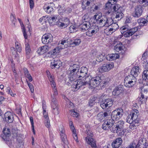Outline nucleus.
<instances>
[{
    "mask_svg": "<svg viewBox=\"0 0 148 148\" xmlns=\"http://www.w3.org/2000/svg\"><path fill=\"white\" fill-rule=\"evenodd\" d=\"M136 79L132 75H128L124 79V85L126 87L131 88L135 84Z\"/></svg>",
    "mask_w": 148,
    "mask_h": 148,
    "instance_id": "7",
    "label": "nucleus"
},
{
    "mask_svg": "<svg viewBox=\"0 0 148 148\" xmlns=\"http://www.w3.org/2000/svg\"><path fill=\"white\" fill-rule=\"evenodd\" d=\"M49 49V47L47 45H44L39 47L37 50V52L39 54L41 55L46 53Z\"/></svg>",
    "mask_w": 148,
    "mask_h": 148,
    "instance_id": "27",
    "label": "nucleus"
},
{
    "mask_svg": "<svg viewBox=\"0 0 148 148\" xmlns=\"http://www.w3.org/2000/svg\"><path fill=\"white\" fill-rule=\"evenodd\" d=\"M3 119L6 122L10 123L13 120L12 114L10 112H7L4 114Z\"/></svg>",
    "mask_w": 148,
    "mask_h": 148,
    "instance_id": "16",
    "label": "nucleus"
},
{
    "mask_svg": "<svg viewBox=\"0 0 148 148\" xmlns=\"http://www.w3.org/2000/svg\"><path fill=\"white\" fill-rule=\"evenodd\" d=\"M104 122L105 123H106V125H107V124L110 128L113 126L114 123V120L111 118L105 121Z\"/></svg>",
    "mask_w": 148,
    "mask_h": 148,
    "instance_id": "38",
    "label": "nucleus"
},
{
    "mask_svg": "<svg viewBox=\"0 0 148 148\" xmlns=\"http://www.w3.org/2000/svg\"><path fill=\"white\" fill-rule=\"evenodd\" d=\"M106 124L104 122L102 124V127L103 129L105 130H108L111 128L107 124L106 125Z\"/></svg>",
    "mask_w": 148,
    "mask_h": 148,
    "instance_id": "61",
    "label": "nucleus"
},
{
    "mask_svg": "<svg viewBox=\"0 0 148 148\" xmlns=\"http://www.w3.org/2000/svg\"><path fill=\"white\" fill-rule=\"evenodd\" d=\"M60 18V17L58 15H55L53 16L52 17H50L49 18V19L50 20V21H51V20H52L51 22L52 21L54 22L55 21L56 19H59Z\"/></svg>",
    "mask_w": 148,
    "mask_h": 148,
    "instance_id": "53",
    "label": "nucleus"
},
{
    "mask_svg": "<svg viewBox=\"0 0 148 148\" xmlns=\"http://www.w3.org/2000/svg\"><path fill=\"white\" fill-rule=\"evenodd\" d=\"M87 69L84 67H82L81 68L80 71H78L77 78H81L78 79L77 82H75V83L72 85V88L74 89V91H77L82 86L79 85V83L80 81L83 82V80H84L86 77L88 76L89 75H87Z\"/></svg>",
    "mask_w": 148,
    "mask_h": 148,
    "instance_id": "2",
    "label": "nucleus"
},
{
    "mask_svg": "<svg viewBox=\"0 0 148 148\" xmlns=\"http://www.w3.org/2000/svg\"><path fill=\"white\" fill-rule=\"evenodd\" d=\"M70 127L72 133V135L74 139L76 142H78L77 135L76 133V131L75 129L74 125H73L71 126Z\"/></svg>",
    "mask_w": 148,
    "mask_h": 148,
    "instance_id": "33",
    "label": "nucleus"
},
{
    "mask_svg": "<svg viewBox=\"0 0 148 148\" xmlns=\"http://www.w3.org/2000/svg\"><path fill=\"white\" fill-rule=\"evenodd\" d=\"M99 97H93L91 99L89 102V104L91 106H92L95 103H99V102H98V99Z\"/></svg>",
    "mask_w": 148,
    "mask_h": 148,
    "instance_id": "40",
    "label": "nucleus"
},
{
    "mask_svg": "<svg viewBox=\"0 0 148 148\" xmlns=\"http://www.w3.org/2000/svg\"><path fill=\"white\" fill-rule=\"evenodd\" d=\"M124 47L121 42L117 44L114 47L115 51L119 53H123L124 52Z\"/></svg>",
    "mask_w": 148,
    "mask_h": 148,
    "instance_id": "24",
    "label": "nucleus"
},
{
    "mask_svg": "<svg viewBox=\"0 0 148 148\" xmlns=\"http://www.w3.org/2000/svg\"><path fill=\"white\" fill-rule=\"evenodd\" d=\"M7 92H8V94H10L12 96L14 97L16 95V94H13L12 91L11 90L10 88L8 87L7 88Z\"/></svg>",
    "mask_w": 148,
    "mask_h": 148,
    "instance_id": "58",
    "label": "nucleus"
},
{
    "mask_svg": "<svg viewBox=\"0 0 148 148\" xmlns=\"http://www.w3.org/2000/svg\"><path fill=\"white\" fill-rule=\"evenodd\" d=\"M123 86L122 85H119L115 88L112 92V94L115 96H118L122 93L123 91Z\"/></svg>",
    "mask_w": 148,
    "mask_h": 148,
    "instance_id": "23",
    "label": "nucleus"
},
{
    "mask_svg": "<svg viewBox=\"0 0 148 148\" xmlns=\"http://www.w3.org/2000/svg\"><path fill=\"white\" fill-rule=\"evenodd\" d=\"M108 116V113L106 112L103 113V112H101L99 113L97 116V119L99 121H101L104 120L105 118Z\"/></svg>",
    "mask_w": 148,
    "mask_h": 148,
    "instance_id": "28",
    "label": "nucleus"
},
{
    "mask_svg": "<svg viewBox=\"0 0 148 148\" xmlns=\"http://www.w3.org/2000/svg\"><path fill=\"white\" fill-rule=\"evenodd\" d=\"M62 65V62L59 60H53L51 61V67L53 69L55 68L58 69Z\"/></svg>",
    "mask_w": 148,
    "mask_h": 148,
    "instance_id": "17",
    "label": "nucleus"
},
{
    "mask_svg": "<svg viewBox=\"0 0 148 148\" xmlns=\"http://www.w3.org/2000/svg\"><path fill=\"white\" fill-rule=\"evenodd\" d=\"M69 111L70 112L71 116L73 117H77L78 116V113L75 112L73 109L71 110L69 109Z\"/></svg>",
    "mask_w": 148,
    "mask_h": 148,
    "instance_id": "51",
    "label": "nucleus"
},
{
    "mask_svg": "<svg viewBox=\"0 0 148 148\" xmlns=\"http://www.w3.org/2000/svg\"><path fill=\"white\" fill-rule=\"evenodd\" d=\"M73 41L70 39L67 40H63L61 41H60L58 44V45L61 46V48H66L68 47L72 44Z\"/></svg>",
    "mask_w": 148,
    "mask_h": 148,
    "instance_id": "13",
    "label": "nucleus"
},
{
    "mask_svg": "<svg viewBox=\"0 0 148 148\" xmlns=\"http://www.w3.org/2000/svg\"><path fill=\"white\" fill-rule=\"evenodd\" d=\"M141 3L142 6L146 7L148 6V0H142Z\"/></svg>",
    "mask_w": 148,
    "mask_h": 148,
    "instance_id": "59",
    "label": "nucleus"
},
{
    "mask_svg": "<svg viewBox=\"0 0 148 148\" xmlns=\"http://www.w3.org/2000/svg\"><path fill=\"white\" fill-rule=\"evenodd\" d=\"M54 95H56L54 94L52 96V101L51 103V107L52 108L58 107L57 102Z\"/></svg>",
    "mask_w": 148,
    "mask_h": 148,
    "instance_id": "36",
    "label": "nucleus"
},
{
    "mask_svg": "<svg viewBox=\"0 0 148 148\" xmlns=\"http://www.w3.org/2000/svg\"><path fill=\"white\" fill-rule=\"evenodd\" d=\"M66 101H67V107L69 108H70V110H72V109H73L74 108V105L73 103H72L69 100L66 98ZM70 110V109H69Z\"/></svg>",
    "mask_w": 148,
    "mask_h": 148,
    "instance_id": "49",
    "label": "nucleus"
},
{
    "mask_svg": "<svg viewBox=\"0 0 148 148\" xmlns=\"http://www.w3.org/2000/svg\"><path fill=\"white\" fill-rule=\"evenodd\" d=\"M92 53L91 56L93 57L95 56L96 60L98 62H101L105 58V55L104 54H99L97 55V53L95 51L92 52Z\"/></svg>",
    "mask_w": 148,
    "mask_h": 148,
    "instance_id": "18",
    "label": "nucleus"
},
{
    "mask_svg": "<svg viewBox=\"0 0 148 148\" xmlns=\"http://www.w3.org/2000/svg\"><path fill=\"white\" fill-rule=\"evenodd\" d=\"M120 31L122 34L125 37H128L132 35L130 30L126 26H124L121 27Z\"/></svg>",
    "mask_w": 148,
    "mask_h": 148,
    "instance_id": "21",
    "label": "nucleus"
},
{
    "mask_svg": "<svg viewBox=\"0 0 148 148\" xmlns=\"http://www.w3.org/2000/svg\"><path fill=\"white\" fill-rule=\"evenodd\" d=\"M139 120L132 121V124L129 126L130 128L132 130L136 129L139 125Z\"/></svg>",
    "mask_w": 148,
    "mask_h": 148,
    "instance_id": "34",
    "label": "nucleus"
},
{
    "mask_svg": "<svg viewBox=\"0 0 148 148\" xmlns=\"http://www.w3.org/2000/svg\"><path fill=\"white\" fill-rule=\"evenodd\" d=\"M126 123L123 120L119 121L115 123L114 126V127H112L110 129V130L113 133H118L119 132L121 131L125 127L128 126Z\"/></svg>",
    "mask_w": 148,
    "mask_h": 148,
    "instance_id": "6",
    "label": "nucleus"
},
{
    "mask_svg": "<svg viewBox=\"0 0 148 148\" xmlns=\"http://www.w3.org/2000/svg\"><path fill=\"white\" fill-rule=\"evenodd\" d=\"M123 113V110L121 108L116 109L112 112L111 118L113 120H119L122 117Z\"/></svg>",
    "mask_w": 148,
    "mask_h": 148,
    "instance_id": "8",
    "label": "nucleus"
},
{
    "mask_svg": "<svg viewBox=\"0 0 148 148\" xmlns=\"http://www.w3.org/2000/svg\"><path fill=\"white\" fill-rule=\"evenodd\" d=\"M142 78L143 80H148V70H145L143 71Z\"/></svg>",
    "mask_w": 148,
    "mask_h": 148,
    "instance_id": "41",
    "label": "nucleus"
},
{
    "mask_svg": "<svg viewBox=\"0 0 148 148\" xmlns=\"http://www.w3.org/2000/svg\"><path fill=\"white\" fill-rule=\"evenodd\" d=\"M45 125L47 128H49L50 126L49 120V118L46 117V119L45 120Z\"/></svg>",
    "mask_w": 148,
    "mask_h": 148,
    "instance_id": "57",
    "label": "nucleus"
},
{
    "mask_svg": "<svg viewBox=\"0 0 148 148\" xmlns=\"http://www.w3.org/2000/svg\"><path fill=\"white\" fill-rule=\"evenodd\" d=\"M102 17L101 14H96L93 16V18L95 21V23L97 24L98 23V21L100 20Z\"/></svg>",
    "mask_w": 148,
    "mask_h": 148,
    "instance_id": "42",
    "label": "nucleus"
},
{
    "mask_svg": "<svg viewBox=\"0 0 148 148\" xmlns=\"http://www.w3.org/2000/svg\"><path fill=\"white\" fill-rule=\"evenodd\" d=\"M52 35L50 33H47L44 35L41 38L42 43L44 44H47L51 43L53 40Z\"/></svg>",
    "mask_w": 148,
    "mask_h": 148,
    "instance_id": "12",
    "label": "nucleus"
},
{
    "mask_svg": "<svg viewBox=\"0 0 148 148\" xmlns=\"http://www.w3.org/2000/svg\"><path fill=\"white\" fill-rule=\"evenodd\" d=\"M77 28L74 25H72L70 26L69 29L71 32H74L77 31Z\"/></svg>",
    "mask_w": 148,
    "mask_h": 148,
    "instance_id": "60",
    "label": "nucleus"
},
{
    "mask_svg": "<svg viewBox=\"0 0 148 148\" xmlns=\"http://www.w3.org/2000/svg\"><path fill=\"white\" fill-rule=\"evenodd\" d=\"M59 130L60 131V135L65 134V130L62 125H61L59 126Z\"/></svg>",
    "mask_w": 148,
    "mask_h": 148,
    "instance_id": "52",
    "label": "nucleus"
},
{
    "mask_svg": "<svg viewBox=\"0 0 148 148\" xmlns=\"http://www.w3.org/2000/svg\"><path fill=\"white\" fill-rule=\"evenodd\" d=\"M20 24L21 26L22 27V28H23V36H24V38L25 39H27V35L26 33V32L25 31V29L24 27V25L23 24V23H20Z\"/></svg>",
    "mask_w": 148,
    "mask_h": 148,
    "instance_id": "54",
    "label": "nucleus"
},
{
    "mask_svg": "<svg viewBox=\"0 0 148 148\" xmlns=\"http://www.w3.org/2000/svg\"><path fill=\"white\" fill-rule=\"evenodd\" d=\"M148 22L147 20L144 18H140L137 20L138 23L141 25H144L147 24Z\"/></svg>",
    "mask_w": 148,
    "mask_h": 148,
    "instance_id": "43",
    "label": "nucleus"
},
{
    "mask_svg": "<svg viewBox=\"0 0 148 148\" xmlns=\"http://www.w3.org/2000/svg\"><path fill=\"white\" fill-rule=\"evenodd\" d=\"M142 6L140 5H138L135 7L134 10L132 13V15L134 17L138 18L142 14Z\"/></svg>",
    "mask_w": 148,
    "mask_h": 148,
    "instance_id": "14",
    "label": "nucleus"
},
{
    "mask_svg": "<svg viewBox=\"0 0 148 148\" xmlns=\"http://www.w3.org/2000/svg\"><path fill=\"white\" fill-rule=\"evenodd\" d=\"M139 68L138 66L134 67L131 70V74L130 75H132L135 77L139 73Z\"/></svg>",
    "mask_w": 148,
    "mask_h": 148,
    "instance_id": "30",
    "label": "nucleus"
},
{
    "mask_svg": "<svg viewBox=\"0 0 148 148\" xmlns=\"http://www.w3.org/2000/svg\"><path fill=\"white\" fill-rule=\"evenodd\" d=\"M148 92V89L147 88H144L142 91L140 97V101L142 102H145L147 98V94Z\"/></svg>",
    "mask_w": 148,
    "mask_h": 148,
    "instance_id": "25",
    "label": "nucleus"
},
{
    "mask_svg": "<svg viewBox=\"0 0 148 148\" xmlns=\"http://www.w3.org/2000/svg\"><path fill=\"white\" fill-rule=\"evenodd\" d=\"M3 132L4 136L6 137H8L10 135V132L9 129L8 128L5 127L3 129Z\"/></svg>",
    "mask_w": 148,
    "mask_h": 148,
    "instance_id": "45",
    "label": "nucleus"
},
{
    "mask_svg": "<svg viewBox=\"0 0 148 148\" xmlns=\"http://www.w3.org/2000/svg\"><path fill=\"white\" fill-rule=\"evenodd\" d=\"M79 68V66L78 65L71 64L67 71V74L69 75L73 76L74 78L75 77L77 78Z\"/></svg>",
    "mask_w": 148,
    "mask_h": 148,
    "instance_id": "5",
    "label": "nucleus"
},
{
    "mask_svg": "<svg viewBox=\"0 0 148 148\" xmlns=\"http://www.w3.org/2000/svg\"><path fill=\"white\" fill-rule=\"evenodd\" d=\"M137 148H148V143L146 140L141 138L138 141V143L136 145Z\"/></svg>",
    "mask_w": 148,
    "mask_h": 148,
    "instance_id": "19",
    "label": "nucleus"
},
{
    "mask_svg": "<svg viewBox=\"0 0 148 148\" xmlns=\"http://www.w3.org/2000/svg\"><path fill=\"white\" fill-rule=\"evenodd\" d=\"M85 140L92 148H97L96 141L93 138L88 136L85 138Z\"/></svg>",
    "mask_w": 148,
    "mask_h": 148,
    "instance_id": "20",
    "label": "nucleus"
},
{
    "mask_svg": "<svg viewBox=\"0 0 148 148\" xmlns=\"http://www.w3.org/2000/svg\"><path fill=\"white\" fill-rule=\"evenodd\" d=\"M63 48H61V46L58 45V47H56L51 51V54L53 55H56L57 53H59L60 50Z\"/></svg>",
    "mask_w": 148,
    "mask_h": 148,
    "instance_id": "44",
    "label": "nucleus"
},
{
    "mask_svg": "<svg viewBox=\"0 0 148 148\" xmlns=\"http://www.w3.org/2000/svg\"><path fill=\"white\" fill-rule=\"evenodd\" d=\"M122 9V8L118 4H116L113 7L114 11L116 12V14L115 18H117L118 20L121 19L123 17V14L121 12Z\"/></svg>",
    "mask_w": 148,
    "mask_h": 148,
    "instance_id": "11",
    "label": "nucleus"
},
{
    "mask_svg": "<svg viewBox=\"0 0 148 148\" xmlns=\"http://www.w3.org/2000/svg\"><path fill=\"white\" fill-rule=\"evenodd\" d=\"M56 25L58 26V27H67L68 25L64 23L60 20L57 21L56 22Z\"/></svg>",
    "mask_w": 148,
    "mask_h": 148,
    "instance_id": "47",
    "label": "nucleus"
},
{
    "mask_svg": "<svg viewBox=\"0 0 148 148\" xmlns=\"http://www.w3.org/2000/svg\"><path fill=\"white\" fill-rule=\"evenodd\" d=\"M112 16L113 13L112 12L109 11L106 12L105 14V15L102 16L101 18L98 21L97 24L100 27L108 26L113 22V19L112 18Z\"/></svg>",
    "mask_w": 148,
    "mask_h": 148,
    "instance_id": "3",
    "label": "nucleus"
},
{
    "mask_svg": "<svg viewBox=\"0 0 148 148\" xmlns=\"http://www.w3.org/2000/svg\"><path fill=\"white\" fill-rule=\"evenodd\" d=\"M114 66V64L112 63L104 64L99 69V71L101 73L108 71L112 69Z\"/></svg>",
    "mask_w": 148,
    "mask_h": 148,
    "instance_id": "15",
    "label": "nucleus"
},
{
    "mask_svg": "<svg viewBox=\"0 0 148 148\" xmlns=\"http://www.w3.org/2000/svg\"><path fill=\"white\" fill-rule=\"evenodd\" d=\"M89 18L88 17V14L84 15L82 18V21L83 22H85L86 23H90L89 22Z\"/></svg>",
    "mask_w": 148,
    "mask_h": 148,
    "instance_id": "48",
    "label": "nucleus"
},
{
    "mask_svg": "<svg viewBox=\"0 0 148 148\" xmlns=\"http://www.w3.org/2000/svg\"><path fill=\"white\" fill-rule=\"evenodd\" d=\"M62 141L66 145L64 146V148H69L67 146L68 142L67 136L65 134L60 135Z\"/></svg>",
    "mask_w": 148,
    "mask_h": 148,
    "instance_id": "32",
    "label": "nucleus"
},
{
    "mask_svg": "<svg viewBox=\"0 0 148 148\" xmlns=\"http://www.w3.org/2000/svg\"><path fill=\"white\" fill-rule=\"evenodd\" d=\"M81 40L79 39H76L74 40L72 44L75 45H78L81 43Z\"/></svg>",
    "mask_w": 148,
    "mask_h": 148,
    "instance_id": "55",
    "label": "nucleus"
},
{
    "mask_svg": "<svg viewBox=\"0 0 148 148\" xmlns=\"http://www.w3.org/2000/svg\"><path fill=\"white\" fill-rule=\"evenodd\" d=\"M10 20L14 25H15V23L16 21V19L15 18L14 15L13 14H11V15Z\"/></svg>",
    "mask_w": 148,
    "mask_h": 148,
    "instance_id": "63",
    "label": "nucleus"
},
{
    "mask_svg": "<svg viewBox=\"0 0 148 148\" xmlns=\"http://www.w3.org/2000/svg\"><path fill=\"white\" fill-rule=\"evenodd\" d=\"M113 21L111 24L104 30L105 33L107 35L112 34L119 28L118 25L116 23H113Z\"/></svg>",
    "mask_w": 148,
    "mask_h": 148,
    "instance_id": "9",
    "label": "nucleus"
},
{
    "mask_svg": "<svg viewBox=\"0 0 148 148\" xmlns=\"http://www.w3.org/2000/svg\"><path fill=\"white\" fill-rule=\"evenodd\" d=\"M49 80L51 84L52 87L53 88V90L54 95H56L57 94V92L56 88V85L55 82L54 81V76L51 75L48 77Z\"/></svg>",
    "mask_w": 148,
    "mask_h": 148,
    "instance_id": "22",
    "label": "nucleus"
},
{
    "mask_svg": "<svg viewBox=\"0 0 148 148\" xmlns=\"http://www.w3.org/2000/svg\"><path fill=\"white\" fill-rule=\"evenodd\" d=\"M15 44L17 51L19 52H20L22 49L21 45L17 42H15Z\"/></svg>",
    "mask_w": 148,
    "mask_h": 148,
    "instance_id": "50",
    "label": "nucleus"
},
{
    "mask_svg": "<svg viewBox=\"0 0 148 148\" xmlns=\"http://www.w3.org/2000/svg\"><path fill=\"white\" fill-rule=\"evenodd\" d=\"M61 21L68 26L70 23V21L69 19L66 18H63Z\"/></svg>",
    "mask_w": 148,
    "mask_h": 148,
    "instance_id": "56",
    "label": "nucleus"
},
{
    "mask_svg": "<svg viewBox=\"0 0 148 148\" xmlns=\"http://www.w3.org/2000/svg\"><path fill=\"white\" fill-rule=\"evenodd\" d=\"M77 78L75 77L74 78V77L73 76L69 75V77H68L66 78L65 79V83L69 85L70 84H71L73 81H74Z\"/></svg>",
    "mask_w": 148,
    "mask_h": 148,
    "instance_id": "35",
    "label": "nucleus"
},
{
    "mask_svg": "<svg viewBox=\"0 0 148 148\" xmlns=\"http://www.w3.org/2000/svg\"><path fill=\"white\" fill-rule=\"evenodd\" d=\"M138 112L137 110L135 109L132 110L127 116V122L130 123L131 120H139V119L138 118Z\"/></svg>",
    "mask_w": 148,
    "mask_h": 148,
    "instance_id": "10",
    "label": "nucleus"
},
{
    "mask_svg": "<svg viewBox=\"0 0 148 148\" xmlns=\"http://www.w3.org/2000/svg\"><path fill=\"white\" fill-rule=\"evenodd\" d=\"M122 143V139L121 138H117L112 144V147L114 148H118Z\"/></svg>",
    "mask_w": 148,
    "mask_h": 148,
    "instance_id": "26",
    "label": "nucleus"
},
{
    "mask_svg": "<svg viewBox=\"0 0 148 148\" xmlns=\"http://www.w3.org/2000/svg\"><path fill=\"white\" fill-rule=\"evenodd\" d=\"M25 46L26 54L28 57H29V56L31 52L30 46L29 44L28 43H27L25 44Z\"/></svg>",
    "mask_w": 148,
    "mask_h": 148,
    "instance_id": "46",
    "label": "nucleus"
},
{
    "mask_svg": "<svg viewBox=\"0 0 148 148\" xmlns=\"http://www.w3.org/2000/svg\"><path fill=\"white\" fill-rule=\"evenodd\" d=\"M98 31V29H96L95 28H93L92 27L89 28L88 30L86 32V35L89 36H91L97 32Z\"/></svg>",
    "mask_w": 148,
    "mask_h": 148,
    "instance_id": "31",
    "label": "nucleus"
},
{
    "mask_svg": "<svg viewBox=\"0 0 148 148\" xmlns=\"http://www.w3.org/2000/svg\"><path fill=\"white\" fill-rule=\"evenodd\" d=\"M83 82L80 81L79 85L82 86H86L91 89L95 88L98 86L101 82L100 77L96 76L92 77L90 75L86 77Z\"/></svg>",
    "mask_w": 148,
    "mask_h": 148,
    "instance_id": "1",
    "label": "nucleus"
},
{
    "mask_svg": "<svg viewBox=\"0 0 148 148\" xmlns=\"http://www.w3.org/2000/svg\"><path fill=\"white\" fill-rule=\"evenodd\" d=\"M98 102H100V106L103 109L108 108L111 107L113 104V102L110 99H105L104 95H102L99 97Z\"/></svg>",
    "mask_w": 148,
    "mask_h": 148,
    "instance_id": "4",
    "label": "nucleus"
},
{
    "mask_svg": "<svg viewBox=\"0 0 148 148\" xmlns=\"http://www.w3.org/2000/svg\"><path fill=\"white\" fill-rule=\"evenodd\" d=\"M43 9L45 10V11L48 13H49L52 12L53 10V8L51 6H49L47 5H44L43 8Z\"/></svg>",
    "mask_w": 148,
    "mask_h": 148,
    "instance_id": "39",
    "label": "nucleus"
},
{
    "mask_svg": "<svg viewBox=\"0 0 148 148\" xmlns=\"http://www.w3.org/2000/svg\"><path fill=\"white\" fill-rule=\"evenodd\" d=\"M90 26V23L83 22L79 25V28L82 31H84L88 29Z\"/></svg>",
    "mask_w": 148,
    "mask_h": 148,
    "instance_id": "29",
    "label": "nucleus"
},
{
    "mask_svg": "<svg viewBox=\"0 0 148 148\" xmlns=\"http://www.w3.org/2000/svg\"><path fill=\"white\" fill-rule=\"evenodd\" d=\"M52 112L55 115H58L59 113V111L58 107L52 108Z\"/></svg>",
    "mask_w": 148,
    "mask_h": 148,
    "instance_id": "62",
    "label": "nucleus"
},
{
    "mask_svg": "<svg viewBox=\"0 0 148 148\" xmlns=\"http://www.w3.org/2000/svg\"><path fill=\"white\" fill-rule=\"evenodd\" d=\"M23 70L25 76L29 79V82H32V78L31 75L29 74L27 69L26 68H24Z\"/></svg>",
    "mask_w": 148,
    "mask_h": 148,
    "instance_id": "37",
    "label": "nucleus"
},
{
    "mask_svg": "<svg viewBox=\"0 0 148 148\" xmlns=\"http://www.w3.org/2000/svg\"><path fill=\"white\" fill-rule=\"evenodd\" d=\"M112 60H114L119 58V57L118 53L112 54Z\"/></svg>",
    "mask_w": 148,
    "mask_h": 148,
    "instance_id": "64",
    "label": "nucleus"
}]
</instances>
